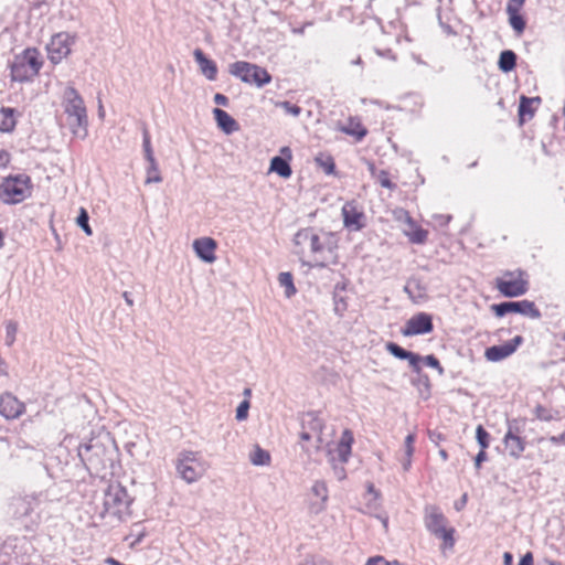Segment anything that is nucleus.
Masks as SVG:
<instances>
[{"label": "nucleus", "mask_w": 565, "mask_h": 565, "mask_svg": "<svg viewBox=\"0 0 565 565\" xmlns=\"http://www.w3.org/2000/svg\"><path fill=\"white\" fill-rule=\"evenodd\" d=\"M77 454L90 475L100 476L114 467L118 448L110 433L102 431L81 444Z\"/></svg>", "instance_id": "obj_1"}, {"label": "nucleus", "mask_w": 565, "mask_h": 565, "mask_svg": "<svg viewBox=\"0 0 565 565\" xmlns=\"http://www.w3.org/2000/svg\"><path fill=\"white\" fill-rule=\"evenodd\" d=\"M338 242L339 238L335 233L313 226L300 228L294 236V244L296 246H302L308 243L310 252L315 256H320L323 259H326L323 257L326 252L329 254L335 253L338 249ZM316 265L319 267H326L324 260L317 262Z\"/></svg>", "instance_id": "obj_2"}, {"label": "nucleus", "mask_w": 565, "mask_h": 565, "mask_svg": "<svg viewBox=\"0 0 565 565\" xmlns=\"http://www.w3.org/2000/svg\"><path fill=\"white\" fill-rule=\"evenodd\" d=\"M8 66L12 82L28 83L39 75L43 60L36 47H26L20 54H15Z\"/></svg>", "instance_id": "obj_3"}, {"label": "nucleus", "mask_w": 565, "mask_h": 565, "mask_svg": "<svg viewBox=\"0 0 565 565\" xmlns=\"http://www.w3.org/2000/svg\"><path fill=\"white\" fill-rule=\"evenodd\" d=\"M33 183L25 173L9 174L0 183V201L8 205L19 204L32 195Z\"/></svg>", "instance_id": "obj_4"}, {"label": "nucleus", "mask_w": 565, "mask_h": 565, "mask_svg": "<svg viewBox=\"0 0 565 565\" xmlns=\"http://www.w3.org/2000/svg\"><path fill=\"white\" fill-rule=\"evenodd\" d=\"M64 102L72 132L84 139L87 136V113L82 96L75 87L68 86L64 92Z\"/></svg>", "instance_id": "obj_5"}, {"label": "nucleus", "mask_w": 565, "mask_h": 565, "mask_svg": "<svg viewBox=\"0 0 565 565\" xmlns=\"http://www.w3.org/2000/svg\"><path fill=\"white\" fill-rule=\"evenodd\" d=\"M230 74L239 78L243 83L262 88L273 81L270 73L254 63L237 61L230 64Z\"/></svg>", "instance_id": "obj_6"}, {"label": "nucleus", "mask_w": 565, "mask_h": 565, "mask_svg": "<svg viewBox=\"0 0 565 565\" xmlns=\"http://www.w3.org/2000/svg\"><path fill=\"white\" fill-rule=\"evenodd\" d=\"M132 501L126 488L119 483L110 484L105 492L104 507L109 514L121 520L124 515L130 514Z\"/></svg>", "instance_id": "obj_7"}, {"label": "nucleus", "mask_w": 565, "mask_h": 565, "mask_svg": "<svg viewBox=\"0 0 565 565\" xmlns=\"http://www.w3.org/2000/svg\"><path fill=\"white\" fill-rule=\"evenodd\" d=\"M526 273L522 269L516 271H505L503 277L495 279V288L507 298H516L523 296L529 290V281L524 278Z\"/></svg>", "instance_id": "obj_8"}, {"label": "nucleus", "mask_w": 565, "mask_h": 565, "mask_svg": "<svg viewBox=\"0 0 565 565\" xmlns=\"http://www.w3.org/2000/svg\"><path fill=\"white\" fill-rule=\"evenodd\" d=\"M175 469L178 475L186 482L193 483L203 475V466L198 457V452L183 450L178 455Z\"/></svg>", "instance_id": "obj_9"}, {"label": "nucleus", "mask_w": 565, "mask_h": 565, "mask_svg": "<svg viewBox=\"0 0 565 565\" xmlns=\"http://www.w3.org/2000/svg\"><path fill=\"white\" fill-rule=\"evenodd\" d=\"M491 310L495 317L502 318L508 313H519L524 317H530L532 319H540L542 317L541 311L535 306L534 301L523 299V300H508L499 303H493L491 306Z\"/></svg>", "instance_id": "obj_10"}, {"label": "nucleus", "mask_w": 565, "mask_h": 565, "mask_svg": "<svg viewBox=\"0 0 565 565\" xmlns=\"http://www.w3.org/2000/svg\"><path fill=\"white\" fill-rule=\"evenodd\" d=\"M75 42V35L66 32L54 34L46 46L47 56L53 64H58L71 53V45Z\"/></svg>", "instance_id": "obj_11"}, {"label": "nucleus", "mask_w": 565, "mask_h": 565, "mask_svg": "<svg viewBox=\"0 0 565 565\" xmlns=\"http://www.w3.org/2000/svg\"><path fill=\"white\" fill-rule=\"evenodd\" d=\"M434 331L433 316L428 312H417L412 316L402 328L404 337L428 334Z\"/></svg>", "instance_id": "obj_12"}, {"label": "nucleus", "mask_w": 565, "mask_h": 565, "mask_svg": "<svg viewBox=\"0 0 565 565\" xmlns=\"http://www.w3.org/2000/svg\"><path fill=\"white\" fill-rule=\"evenodd\" d=\"M343 225L349 231H361L365 227V214L358 209L355 201H349L342 206Z\"/></svg>", "instance_id": "obj_13"}, {"label": "nucleus", "mask_w": 565, "mask_h": 565, "mask_svg": "<svg viewBox=\"0 0 565 565\" xmlns=\"http://www.w3.org/2000/svg\"><path fill=\"white\" fill-rule=\"evenodd\" d=\"M25 412V405L12 393L4 392L0 395V415L7 419L19 418Z\"/></svg>", "instance_id": "obj_14"}, {"label": "nucleus", "mask_w": 565, "mask_h": 565, "mask_svg": "<svg viewBox=\"0 0 565 565\" xmlns=\"http://www.w3.org/2000/svg\"><path fill=\"white\" fill-rule=\"evenodd\" d=\"M301 429H305L317 435V448H320L322 444V431L326 427L324 419L320 417L319 411H308L302 413L300 416Z\"/></svg>", "instance_id": "obj_15"}, {"label": "nucleus", "mask_w": 565, "mask_h": 565, "mask_svg": "<svg viewBox=\"0 0 565 565\" xmlns=\"http://www.w3.org/2000/svg\"><path fill=\"white\" fill-rule=\"evenodd\" d=\"M385 350L395 359L407 361L413 372L420 371L422 355L413 351H408L398 343L388 341L385 343Z\"/></svg>", "instance_id": "obj_16"}, {"label": "nucleus", "mask_w": 565, "mask_h": 565, "mask_svg": "<svg viewBox=\"0 0 565 565\" xmlns=\"http://www.w3.org/2000/svg\"><path fill=\"white\" fill-rule=\"evenodd\" d=\"M447 518L444 515L439 507L428 504L424 510V523L428 532L435 535L441 529L447 527Z\"/></svg>", "instance_id": "obj_17"}, {"label": "nucleus", "mask_w": 565, "mask_h": 565, "mask_svg": "<svg viewBox=\"0 0 565 565\" xmlns=\"http://www.w3.org/2000/svg\"><path fill=\"white\" fill-rule=\"evenodd\" d=\"M291 150L289 147H282L280 149V156H275L270 159L269 170L276 172L279 177L288 179L292 174L290 166Z\"/></svg>", "instance_id": "obj_18"}, {"label": "nucleus", "mask_w": 565, "mask_h": 565, "mask_svg": "<svg viewBox=\"0 0 565 565\" xmlns=\"http://www.w3.org/2000/svg\"><path fill=\"white\" fill-rule=\"evenodd\" d=\"M216 248L217 243L212 237H200L193 242V249L196 256L206 264H212L216 260Z\"/></svg>", "instance_id": "obj_19"}, {"label": "nucleus", "mask_w": 565, "mask_h": 565, "mask_svg": "<svg viewBox=\"0 0 565 565\" xmlns=\"http://www.w3.org/2000/svg\"><path fill=\"white\" fill-rule=\"evenodd\" d=\"M193 57L200 67L201 73L209 79L214 81L217 76V65L201 49L193 51Z\"/></svg>", "instance_id": "obj_20"}, {"label": "nucleus", "mask_w": 565, "mask_h": 565, "mask_svg": "<svg viewBox=\"0 0 565 565\" xmlns=\"http://www.w3.org/2000/svg\"><path fill=\"white\" fill-rule=\"evenodd\" d=\"M21 113L13 107H0V132L11 134L15 130Z\"/></svg>", "instance_id": "obj_21"}, {"label": "nucleus", "mask_w": 565, "mask_h": 565, "mask_svg": "<svg viewBox=\"0 0 565 565\" xmlns=\"http://www.w3.org/2000/svg\"><path fill=\"white\" fill-rule=\"evenodd\" d=\"M213 117L216 121L217 127L225 134L232 135L239 129L238 122L222 108H214L212 110Z\"/></svg>", "instance_id": "obj_22"}, {"label": "nucleus", "mask_w": 565, "mask_h": 565, "mask_svg": "<svg viewBox=\"0 0 565 565\" xmlns=\"http://www.w3.org/2000/svg\"><path fill=\"white\" fill-rule=\"evenodd\" d=\"M542 99L540 96L536 97H527L525 95H522L520 97L519 102V108H518V117L520 125H523L527 120L532 119L535 114V107L534 104L539 105L541 104Z\"/></svg>", "instance_id": "obj_23"}, {"label": "nucleus", "mask_w": 565, "mask_h": 565, "mask_svg": "<svg viewBox=\"0 0 565 565\" xmlns=\"http://www.w3.org/2000/svg\"><path fill=\"white\" fill-rule=\"evenodd\" d=\"M354 436L352 430L344 429L337 445L338 458L341 463H347L352 452Z\"/></svg>", "instance_id": "obj_24"}, {"label": "nucleus", "mask_w": 565, "mask_h": 565, "mask_svg": "<svg viewBox=\"0 0 565 565\" xmlns=\"http://www.w3.org/2000/svg\"><path fill=\"white\" fill-rule=\"evenodd\" d=\"M503 444L513 459H520L522 452L525 450V439L521 436H513L511 433H505Z\"/></svg>", "instance_id": "obj_25"}, {"label": "nucleus", "mask_w": 565, "mask_h": 565, "mask_svg": "<svg viewBox=\"0 0 565 565\" xmlns=\"http://www.w3.org/2000/svg\"><path fill=\"white\" fill-rule=\"evenodd\" d=\"M512 354L513 353L511 352L507 342L488 347L484 351V358L490 362H500Z\"/></svg>", "instance_id": "obj_26"}, {"label": "nucleus", "mask_w": 565, "mask_h": 565, "mask_svg": "<svg viewBox=\"0 0 565 565\" xmlns=\"http://www.w3.org/2000/svg\"><path fill=\"white\" fill-rule=\"evenodd\" d=\"M505 12L508 14V21L512 30L518 34H522L526 29V19L521 13V11H516L511 7L505 8Z\"/></svg>", "instance_id": "obj_27"}, {"label": "nucleus", "mask_w": 565, "mask_h": 565, "mask_svg": "<svg viewBox=\"0 0 565 565\" xmlns=\"http://www.w3.org/2000/svg\"><path fill=\"white\" fill-rule=\"evenodd\" d=\"M518 55L512 50L501 51L498 60V68L503 73H510L516 67Z\"/></svg>", "instance_id": "obj_28"}, {"label": "nucleus", "mask_w": 565, "mask_h": 565, "mask_svg": "<svg viewBox=\"0 0 565 565\" xmlns=\"http://www.w3.org/2000/svg\"><path fill=\"white\" fill-rule=\"evenodd\" d=\"M339 130L354 137L356 141H361L367 135V129L360 121H355L352 118L348 125L341 126Z\"/></svg>", "instance_id": "obj_29"}, {"label": "nucleus", "mask_w": 565, "mask_h": 565, "mask_svg": "<svg viewBox=\"0 0 565 565\" xmlns=\"http://www.w3.org/2000/svg\"><path fill=\"white\" fill-rule=\"evenodd\" d=\"M14 512L13 515L17 519H23L31 515L33 512V501L28 498H20L13 502Z\"/></svg>", "instance_id": "obj_30"}, {"label": "nucleus", "mask_w": 565, "mask_h": 565, "mask_svg": "<svg viewBox=\"0 0 565 565\" xmlns=\"http://www.w3.org/2000/svg\"><path fill=\"white\" fill-rule=\"evenodd\" d=\"M278 281L281 287L285 288V296L291 298L296 295L297 289L294 284V276L289 271H282L278 275Z\"/></svg>", "instance_id": "obj_31"}, {"label": "nucleus", "mask_w": 565, "mask_h": 565, "mask_svg": "<svg viewBox=\"0 0 565 565\" xmlns=\"http://www.w3.org/2000/svg\"><path fill=\"white\" fill-rule=\"evenodd\" d=\"M249 460L255 466H267L270 462V455L267 450L255 446V449L249 455Z\"/></svg>", "instance_id": "obj_32"}, {"label": "nucleus", "mask_w": 565, "mask_h": 565, "mask_svg": "<svg viewBox=\"0 0 565 565\" xmlns=\"http://www.w3.org/2000/svg\"><path fill=\"white\" fill-rule=\"evenodd\" d=\"M455 533L456 530L454 527H445L435 534L436 537L443 540L444 548H452L455 546Z\"/></svg>", "instance_id": "obj_33"}, {"label": "nucleus", "mask_w": 565, "mask_h": 565, "mask_svg": "<svg viewBox=\"0 0 565 565\" xmlns=\"http://www.w3.org/2000/svg\"><path fill=\"white\" fill-rule=\"evenodd\" d=\"M316 162L324 171L326 174L334 175L337 173V166L333 157H317Z\"/></svg>", "instance_id": "obj_34"}, {"label": "nucleus", "mask_w": 565, "mask_h": 565, "mask_svg": "<svg viewBox=\"0 0 565 565\" xmlns=\"http://www.w3.org/2000/svg\"><path fill=\"white\" fill-rule=\"evenodd\" d=\"M534 414L537 419L543 420V422H551V420L561 418L558 411L551 412V411L546 409L541 404H537L535 406Z\"/></svg>", "instance_id": "obj_35"}, {"label": "nucleus", "mask_w": 565, "mask_h": 565, "mask_svg": "<svg viewBox=\"0 0 565 565\" xmlns=\"http://www.w3.org/2000/svg\"><path fill=\"white\" fill-rule=\"evenodd\" d=\"M333 311L334 315L339 318H342L344 316V312L348 310V299L341 294L333 292Z\"/></svg>", "instance_id": "obj_36"}, {"label": "nucleus", "mask_w": 565, "mask_h": 565, "mask_svg": "<svg viewBox=\"0 0 565 565\" xmlns=\"http://www.w3.org/2000/svg\"><path fill=\"white\" fill-rule=\"evenodd\" d=\"M146 172H147L146 183H159L162 181V177L160 174L157 160L148 162Z\"/></svg>", "instance_id": "obj_37"}, {"label": "nucleus", "mask_w": 565, "mask_h": 565, "mask_svg": "<svg viewBox=\"0 0 565 565\" xmlns=\"http://www.w3.org/2000/svg\"><path fill=\"white\" fill-rule=\"evenodd\" d=\"M76 225L82 228L86 235L90 236L93 234V230L89 225V214L84 207L79 209Z\"/></svg>", "instance_id": "obj_38"}, {"label": "nucleus", "mask_w": 565, "mask_h": 565, "mask_svg": "<svg viewBox=\"0 0 565 565\" xmlns=\"http://www.w3.org/2000/svg\"><path fill=\"white\" fill-rule=\"evenodd\" d=\"M476 440L480 449H488L490 446L491 435L482 425L476 428Z\"/></svg>", "instance_id": "obj_39"}, {"label": "nucleus", "mask_w": 565, "mask_h": 565, "mask_svg": "<svg viewBox=\"0 0 565 565\" xmlns=\"http://www.w3.org/2000/svg\"><path fill=\"white\" fill-rule=\"evenodd\" d=\"M277 107L281 108L287 115H291L294 117H298L302 111L300 106L289 100L277 103Z\"/></svg>", "instance_id": "obj_40"}, {"label": "nucleus", "mask_w": 565, "mask_h": 565, "mask_svg": "<svg viewBox=\"0 0 565 565\" xmlns=\"http://www.w3.org/2000/svg\"><path fill=\"white\" fill-rule=\"evenodd\" d=\"M17 332H18V324H17V322L9 321L6 324V339H4V343H6L7 347H12L13 345V343L15 341Z\"/></svg>", "instance_id": "obj_41"}, {"label": "nucleus", "mask_w": 565, "mask_h": 565, "mask_svg": "<svg viewBox=\"0 0 565 565\" xmlns=\"http://www.w3.org/2000/svg\"><path fill=\"white\" fill-rule=\"evenodd\" d=\"M373 179H375L381 186L385 189L394 190L396 188V184L392 182L390 173L386 170H380Z\"/></svg>", "instance_id": "obj_42"}, {"label": "nucleus", "mask_w": 565, "mask_h": 565, "mask_svg": "<svg viewBox=\"0 0 565 565\" xmlns=\"http://www.w3.org/2000/svg\"><path fill=\"white\" fill-rule=\"evenodd\" d=\"M422 363H425L427 366L437 370L439 375L445 374V369L441 366L439 360L436 358L435 354L422 356Z\"/></svg>", "instance_id": "obj_43"}, {"label": "nucleus", "mask_w": 565, "mask_h": 565, "mask_svg": "<svg viewBox=\"0 0 565 565\" xmlns=\"http://www.w3.org/2000/svg\"><path fill=\"white\" fill-rule=\"evenodd\" d=\"M312 493L320 498L322 502H326L328 500V488L324 481H316L312 486Z\"/></svg>", "instance_id": "obj_44"}, {"label": "nucleus", "mask_w": 565, "mask_h": 565, "mask_svg": "<svg viewBox=\"0 0 565 565\" xmlns=\"http://www.w3.org/2000/svg\"><path fill=\"white\" fill-rule=\"evenodd\" d=\"M427 231L422 227H417L409 234V241L413 244H424L427 239Z\"/></svg>", "instance_id": "obj_45"}, {"label": "nucleus", "mask_w": 565, "mask_h": 565, "mask_svg": "<svg viewBox=\"0 0 565 565\" xmlns=\"http://www.w3.org/2000/svg\"><path fill=\"white\" fill-rule=\"evenodd\" d=\"M249 407H250V403L248 399L242 401L236 408V415H235L236 419L239 422L245 420L248 416Z\"/></svg>", "instance_id": "obj_46"}, {"label": "nucleus", "mask_w": 565, "mask_h": 565, "mask_svg": "<svg viewBox=\"0 0 565 565\" xmlns=\"http://www.w3.org/2000/svg\"><path fill=\"white\" fill-rule=\"evenodd\" d=\"M409 279L417 298H424L427 291L426 286L418 278L412 277Z\"/></svg>", "instance_id": "obj_47"}, {"label": "nucleus", "mask_w": 565, "mask_h": 565, "mask_svg": "<svg viewBox=\"0 0 565 565\" xmlns=\"http://www.w3.org/2000/svg\"><path fill=\"white\" fill-rule=\"evenodd\" d=\"M508 429L507 433H511L513 436H521L522 434V427L520 426V420L514 419H508Z\"/></svg>", "instance_id": "obj_48"}, {"label": "nucleus", "mask_w": 565, "mask_h": 565, "mask_svg": "<svg viewBox=\"0 0 565 565\" xmlns=\"http://www.w3.org/2000/svg\"><path fill=\"white\" fill-rule=\"evenodd\" d=\"M365 565H401L398 561H394L393 563L387 562L383 556L376 555L370 557Z\"/></svg>", "instance_id": "obj_49"}, {"label": "nucleus", "mask_w": 565, "mask_h": 565, "mask_svg": "<svg viewBox=\"0 0 565 565\" xmlns=\"http://www.w3.org/2000/svg\"><path fill=\"white\" fill-rule=\"evenodd\" d=\"M414 443H415V435L408 434L404 440L405 455L408 458H412V456L414 454Z\"/></svg>", "instance_id": "obj_50"}, {"label": "nucleus", "mask_w": 565, "mask_h": 565, "mask_svg": "<svg viewBox=\"0 0 565 565\" xmlns=\"http://www.w3.org/2000/svg\"><path fill=\"white\" fill-rule=\"evenodd\" d=\"M142 150H152L151 136L146 125L142 126Z\"/></svg>", "instance_id": "obj_51"}, {"label": "nucleus", "mask_w": 565, "mask_h": 565, "mask_svg": "<svg viewBox=\"0 0 565 565\" xmlns=\"http://www.w3.org/2000/svg\"><path fill=\"white\" fill-rule=\"evenodd\" d=\"M417 374V380H413V384H418L425 386L427 390L430 387V381L427 374L423 373V370L420 369L419 372H415Z\"/></svg>", "instance_id": "obj_52"}, {"label": "nucleus", "mask_w": 565, "mask_h": 565, "mask_svg": "<svg viewBox=\"0 0 565 565\" xmlns=\"http://www.w3.org/2000/svg\"><path fill=\"white\" fill-rule=\"evenodd\" d=\"M488 460L487 449H480L479 452L475 456V467L477 470L481 469L482 463Z\"/></svg>", "instance_id": "obj_53"}, {"label": "nucleus", "mask_w": 565, "mask_h": 565, "mask_svg": "<svg viewBox=\"0 0 565 565\" xmlns=\"http://www.w3.org/2000/svg\"><path fill=\"white\" fill-rule=\"evenodd\" d=\"M511 352L514 353L518 348L524 342V338L522 335H515L513 339L505 341Z\"/></svg>", "instance_id": "obj_54"}, {"label": "nucleus", "mask_w": 565, "mask_h": 565, "mask_svg": "<svg viewBox=\"0 0 565 565\" xmlns=\"http://www.w3.org/2000/svg\"><path fill=\"white\" fill-rule=\"evenodd\" d=\"M213 102L216 104V105H220V106H224V107H227L230 105V99L227 96H225L224 94L222 93H216L214 96H213Z\"/></svg>", "instance_id": "obj_55"}, {"label": "nucleus", "mask_w": 565, "mask_h": 565, "mask_svg": "<svg viewBox=\"0 0 565 565\" xmlns=\"http://www.w3.org/2000/svg\"><path fill=\"white\" fill-rule=\"evenodd\" d=\"M11 154L4 149H0V167L7 168L10 163Z\"/></svg>", "instance_id": "obj_56"}, {"label": "nucleus", "mask_w": 565, "mask_h": 565, "mask_svg": "<svg viewBox=\"0 0 565 565\" xmlns=\"http://www.w3.org/2000/svg\"><path fill=\"white\" fill-rule=\"evenodd\" d=\"M518 565H534V557L532 552H526L525 554H523Z\"/></svg>", "instance_id": "obj_57"}, {"label": "nucleus", "mask_w": 565, "mask_h": 565, "mask_svg": "<svg viewBox=\"0 0 565 565\" xmlns=\"http://www.w3.org/2000/svg\"><path fill=\"white\" fill-rule=\"evenodd\" d=\"M434 218L438 221V224L440 226H447L451 221L452 216L450 214H436L434 215Z\"/></svg>", "instance_id": "obj_58"}, {"label": "nucleus", "mask_w": 565, "mask_h": 565, "mask_svg": "<svg viewBox=\"0 0 565 565\" xmlns=\"http://www.w3.org/2000/svg\"><path fill=\"white\" fill-rule=\"evenodd\" d=\"M375 52L377 55H380L382 57H386L392 61H396V55L391 49H386V50L376 49Z\"/></svg>", "instance_id": "obj_59"}, {"label": "nucleus", "mask_w": 565, "mask_h": 565, "mask_svg": "<svg viewBox=\"0 0 565 565\" xmlns=\"http://www.w3.org/2000/svg\"><path fill=\"white\" fill-rule=\"evenodd\" d=\"M548 440L553 444V445H565V430L558 435V436H551L548 437Z\"/></svg>", "instance_id": "obj_60"}, {"label": "nucleus", "mask_w": 565, "mask_h": 565, "mask_svg": "<svg viewBox=\"0 0 565 565\" xmlns=\"http://www.w3.org/2000/svg\"><path fill=\"white\" fill-rule=\"evenodd\" d=\"M467 501H468V494L463 493L461 495V498L458 501L455 502L456 511H461L466 507Z\"/></svg>", "instance_id": "obj_61"}, {"label": "nucleus", "mask_w": 565, "mask_h": 565, "mask_svg": "<svg viewBox=\"0 0 565 565\" xmlns=\"http://www.w3.org/2000/svg\"><path fill=\"white\" fill-rule=\"evenodd\" d=\"M526 0H509L507 7L521 11Z\"/></svg>", "instance_id": "obj_62"}, {"label": "nucleus", "mask_w": 565, "mask_h": 565, "mask_svg": "<svg viewBox=\"0 0 565 565\" xmlns=\"http://www.w3.org/2000/svg\"><path fill=\"white\" fill-rule=\"evenodd\" d=\"M404 292H406L412 300H415L417 298L411 284V279H408L406 285L404 286Z\"/></svg>", "instance_id": "obj_63"}, {"label": "nucleus", "mask_w": 565, "mask_h": 565, "mask_svg": "<svg viewBox=\"0 0 565 565\" xmlns=\"http://www.w3.org/2000/svg\"><path fill=\"white\" fill-rule=\"evenodd\" d=\"M503 565H513V555L510 552L503 553Z\"/></svg>", "instance_id": "obj_64"}]
</instances>
